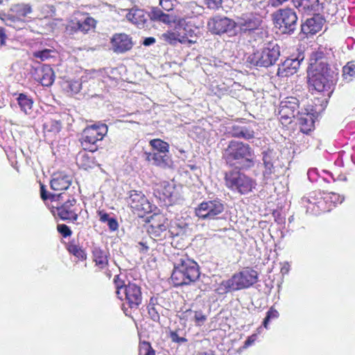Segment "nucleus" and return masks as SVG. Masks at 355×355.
I'll list each match as a JSON object with an SVG mask.
<instances>
[{
  "mask_svg": "<svg viewBox=\"0 0 355 355\" xmlns=\"http://www.w3.org/2000/svg\"><path fill=\"white\" fill-rule=\"evenodd\" d=\"M330 51L331 49L322 46L313 51L310 55L307 68V83L309 89L323 93L325 98L322 101V104L324 103L325 107L338 79V69L331 68L329 64Z\"/></svg>",
  "mask_w": 355,
  "mask_h": 355,
  "instance_id": "obj_1",
  "label": "nucleus"
},
{
  "mask_svg": "<svg viewBox=\"0 0 355 355\" xmlns=\"http://www.w3.org/2000/svg\"><path fill=\"white\" fill-rule=\"evenodd\" d=\"M252 148L239 140L232 139L222 150V159L231 167L248 171L255 164Z\"/></svg>",
  "mask_w": 355,
  "mask_h": 355,
  "instance_id": "obj_2",
  "label": "nucleus"
},
{
  "mask_svg": "<svg viewBox=\"0 0 355 355\" xmlns=\"http://www.w3.org/2000/svg\"><path fill=\"white\" fill-rule=\"evenodd\" d=\"M171 279L175 286L190 285L200 277L198 264L187 254H178L173 258Z\"/></svg>",
  "mask_w": 355,
  "mask_h": 355,
  "instance_id": "obj_3",
  "label": "nucleus"
},
{
  "mask_svg": "<svg viewBox=\"0 0 355 355\" xmlns=\"http://www.w3.org/2000/svg\"><path fill=\"white\" fill-rule=\"evenodd\" d=\"M280 57V46L268 43L256 50L247 58V63L256 69L268 68L275 65Z\"/></svg>",
  "mask_w": 355,
  "mask_h": 355,
  "instance_id": "obj_4",
  "label": "nucleus"
},
{
  "mask_svg": "<svg viewBox=\"0 0 355 355\" xmlns=\"http://www.w3.org/2000/svg\"><path fill=\"white\" fill-rule=\"evenodd\" d=\"M272 19L275 27L282 35H294L300 27L297 12L289 7L277 10L272 14Z\"/></svg>",
  "mask_w": 355,
  "mask_h": 355,
  "instance_id": "obj_5",
  "label": "nucleus"
},
{
  "mask_svg": "<svg viewBox=\"0 0 355 355\" xmlns=\"http://www.w3.org/2000/svg\"><path fill=\"white\" fill-rule=\"evenodd\" d=\"M243 169L234 168L225 173V185L230 190L241 195L247 194L252 191L257 186L256 180L247 175Z\"/></svg>",
  "mask_w": 355,
  "mask_h": 355,
  "instance_id": "obj_6",
  "label": "nucleus"
},
{
  "mask_svg": "<svg viewBox=\"0 0 355 355\" xmlns=\"http://www.w3.org/2000/svg\"><path fill=\"white\" fill-rule=\"evenodd\" d=\"M108 131L105 123L98 122L87 125L81 133L79 141L84 150L94 153L98 150V143L101 141Z\"/></svg>",
  "mask_w": 355,
  "mask_h": 355,
  "instance_id": "obj_7",
  "label": "nucleus"
},
{
  "mask_svg": "<svg viewBox=\"0 0 355 355\" xmlns=\"http://www.w3.org/2000/svg\"><path fill=\"white\" fill-rule=\"evenodd\" d=\"M207 28L213 35H226L228 37L237 35L235 21L225 15L217 14L210 17L207 22Z\"/></svg>",
  "mask_w": 355,
  "mask_h": 355,
  "instance_id": "obj_8",
  "label": "nucleus"
},
{
  "mask_svg": "<svg viewBox=\"0 0 355 355\" xmlns=\"http://www.w3.org/2000/svg\"><path fill=\"white\" fill-rule=\"evenodd\" d=\"M224 211V202L216 198L200 202L195 209V214L200 219L211 220L221 218L220 215Z\"/></svg>",
  "mask_w": 355,
  "mask_h": 355,
  "instance_id": "obj_9",
  "label": "nucleus"
},
{
  "mask_svg": "<svg viewBox=\"0 0 355 355\" xmlns=\"http://www.w3.org/2000/svg\"><path fill=\"white\" fill-rule=\"evenodd\" d=\"M146 222L150 223L147 232L155 240H164L168 234L171 236V232L168 230V218L158 211H154L151 216L147 217Z\"/></svg>",
  "mask_w": 355,
  "mask_h": 355,
  "instance_id": "obj_10",
  "label": "nucleus"
},
{
  "mask_svg": "<svg viewBox=\"0 0 355 355\" xmlns=\"http://www.w3.org/2000/svg\"><path fill=\"white\" fill-rule=\"evenodd\" d=\"M128 202L130 207L135 210L139 216L146 214L159 211L157 207L147 199L141 191L132 190L129 192Z\"/></svg>",
  "mask_w": 355,
  "mask_h": 355,
  "instance_id": "obj_11",
  "label": "nucleus"
},
{
  "mask_svg": "<svg viewBox=\"0 0 355 355\" xmlns=\"http://www.w3.org/2000/svg\"><path fill=\"white\" fill-rule=\"evenodd\" d=\"M124 300L123 310L125 315H130L128 310L125 307L127 304L130 309L136 310L142 302L141 288L135 283L128 282L126 287L122 291V299Z\"/></svg>",
  "mask_w": 355,
  "mask_h": 355,
  "instance_id": "obj_12",
  "label": "nucleus"
},
{
  "mask_svg": "<svg viewBox=\"0 0 355 355\" xmlns=\"http://www.w3.org/2000/svg\"><path fill=\"white\" fill-rule=\"evenodd\" d=\"M304 58V53L302 51H298L297 53H293L278 64L277 75L282 78L293 75L297 73Z\"/></svg>",
  "mask_w": 355,
  "mask_h": 355,
  "instance_id": "obj_13",
  "label": "nucleus"
},
{
  "mask_svg": "<svg viewBox=\"0 0 355 355\" xmlns=\"http://www.w3.org/2000/svg\"><path fill=\"white\" fill-rule=\"evenodd\" d=\"M76 200L74 198L67 199L63 202H58L56 206L52 207V213L57 214L62 220L76 222L78 218L77 213Z\"/></svg>",
  "mask_w": 355,
  "mask_h": 355,
  "instance_id": "obj_14",
  "label": "nucleus"
},
{
  "mask_svg": "<svg viewBox=\"0 0 355 355\" xmlns=\"http://www.w3.org/2000/svg\"><path fill=\"white\" fill-rule=\"evenodd\" d=\"M231 277L238 291L252 286L258 282L259 275L252 268L246 267L234 273Z\"/></svg>",
  "mask_w": 355,
  "mask_h": 355,
  "instance_id": "obj_15",
  "label": "nucleus"
},
{
  "mask_svg": "<svg viewBox=\"0 0 355 355\" xmlns=\"http://www.w3.org/2000/svg\"><path fill=\"white\" fill-rule=\"evenodd\" d=\"M261 22L260 18L254 13H244L235 21L237 35L249 34L259 28Z\"/></svg>",
  "mask_w": 355,
  "mask_h": 355,
  "instance_id": "obj_16",
  "label": "nucleus"
},
{
  "mask_svg": "<svg viewBox=\"0 0 355 355\" xmlns=\"http://www.w3.org/2000/svg\"><path fill=\"white\" fill-rule=\"evenodd\" d=\"M96 20L93 17L87 16L83 20L76 19L69 21L65 27V32L69 35H74L78 33H87L91 29L94 28Z\"/></svg>",
  "mask_w": 355,
  "mask_h": 355,
  "instance_id": "obj_17",
  "label": "nucleus"
},
{
  "mask_svg": "<svg viewBox=\"0 0 355 355\" xmlns=\"http://www.w3.org/2000/svg\"><path fill=\"white\" fill-rule=\"evenodd\" d=\"M31 75L35 81L44 87L51 86L55 77L53 69L49 64H42L33 67L31 70Z\"/></svg>",
  "mask_w": 355,
  "mask_h": 355,
  "instance_id": "obj_18",
  "label": "nucleus"
},
{
  "mask_svg": "<svg viewBox=\"0 0 355 355\" xmlns=\"http://www.w3.org/2000/svg\"><path fill=\"white\" fill-rule=\"evenodd\" d=\"M299 101L295 97H287L285 101H282L279 108V114L282 120H288L292 118H297L300 114L298 110Z\"/></svg>",
  "mask_w": 355,
  "mask_h": 355,
  "instance_id": "obj_19",
  "label": "nucleus"
},
{
  "mask_svg": "<svg viewBox=\"0 0 355 355\" xmlns=\"http://www.w3.org/2000/svg\"><path fill=\"white\" fill-rule=\"evenodd\" d=\"M262 161L263 170L262 171L263 180L265 183L277 178L278 175L275 174L276 169L274 166L275 153L272 150H268L262 152Z\"/></svg>",
  "mask_w": 355,
  "mask_h": 355,
  "instance_id": "obj_20",
  "label": "nucleus"
},
{
  "mask_svg": "<svg viewBox=\"0 0 355 355\" xmlns=\"http://www.w3.org/2000/svg\"><path fill=\"white\" fill-rule=\"evenodd\" d=\"M112 51L117 53H124L132 49L134 44L132 37L125 33H115L110 41Z\"/></svg>",
  "mask_w": 355,
  "mask_h": 355,
  "instance_id": "obj_21",
  "label": "nucleus"
},
{
  "mask_svg": "<svg viewBox=\"0 0 355 355\" xmlns=\"http://www.w3.org/2000/svg\"><path fill=\"white\" fill-rule=\"evenodd\" d=\"M313 16L306 19L300 24V31L304 35H314L321 31L324 22V18L319 12L313 13Z\"/></svg>",
  "mask_w": 355,
  "mask_h": 355,
  "instance_id": "obj_22",
  "label": "nucleus"
},
{
  "mask_svg": "<svg viewBox=\"0 0 355 355\" xmlns=\"http://www.w3.org/2000/svg\"><path fill=\"white\" fill-rule=\"evenodd\" d=\"M125 17L128 21L136 25L139 28L148 26V12L145 11L144 9L133 7L129 10Z\"/></svg>",
  "mask_w": 355,
  "mask_h": 355,
  "instance_id": "obj_23",
  "label": "nucleus"
},
{
  "mask_svg": "<svg viewBox=\"0 0 355 355\" xmlns=\"http://www.w3.org/2000/svg\"><path fill=\"white\" fill-rule=\"evenodd\" d=\"M319 111L311 109V112L300 114L297 116V123L300 132L309 135L314 129L315 119L318 116Z\"/></svg>",
  "mask_w": 355,
  "mask_h": 355,
  "instance_id": "obj_24",
  "label": "nucleus"
},
{
  "mask_svg": "<svg viewBox=\"0 0 355 355\" xmlns=\"http://www.w3.org/2000/svg\"><path fill=\"white\" fill-rule=\"evenodd\" d=\"M146 159L152 164L162 168H171L173 164L171 156L169 153H145Z\"/></svg>",
  "mask_w": 355,
  "mask_h": 355,
  "instance_id": "obj_25",
  "label": "nucleus"
},
{
  "mask_svg": "<svg viewBox=\"0 0 355 355\" xmlns=\"http://www.w3.org/2000/svg\"><path fill=\"white\" fill-rule=\"evenodd\" d=\"M293 4L300 12L307 15L320 12L322 9L319 0H293Z\"/></svg>",
  "mask_w": 355,
  "mask_h": 355,
  "instance_id": "obj_26",
  "label": "nucleus"
},
{
  "mask_svg": "<svg viewBox=\"0 0 355 355\" xmlns=\"http://www.w3.org/2000/svg\"><path fill=\"white\" fill-rule=\"evenodd\" d=\"M72 177L63 172L54 173L50 182L51 189L54 191L67 190L72 182Z\"/></svg>",
  "mask_w": 355,
  "mask_h": 355,
  "instance_id": "obj_27",
  "label": "nucleus"
},
{
  "mask_svg": "<svg viewBox=\"0 0 355 355\" xmlns=\"http://www.w3.org/2000/svg\"><path fill=\"white\" fill-rule=\"evenodd\" d=\"M229 135L234 138L243 139L249 141L255 137L254 128L249 125H233L228 132Z\"/></svg>",
  "mask_w": 355,
  "mask_h": 355,
  "instance_id": "obj_28",
  "label": "nucleus"
},
{
  "mask_svg": "<svg viewBox=\"0 0 355 355\" xmlns=\"http://www.w3.org/2000/svg\"><path fill=\"white\" fill-rule=\"evenodd\" d=\"M148 17L150 21L163 23L167 25L175 22L173 15L164 12L158 7H152L150 11L148 12Z\"/></svg>",
  "mask_w": 355,
  "mask_h": 355,
  "instance_id": "obj_29",
  "label": "nucleus"
},
{
  "mask_svg": "<svg viewBox=\"0 0 355 355\" xmlns=\"http://www.w3.org/2000/svg\"><path fill=\"white\" fill-rule=\"evenodd\" d=\"M93 261L100 269L108 266V252L98 246H93L92 250Z\"/></svg>",
  "mask_w": 355,
  "mask_h": 355,
  "instance_id": "obj_30",
  "label": "nucleus"
},
{
  "mask_svg": "<svg viewBox=\"0 0 355 355\" xmlns=\"http://www.w3.org/2000/svg\"><path fill=\"white\" fill-rule=\"evenodd\" d=\"M85 151L80 152L77 155L76 159L80 167L87 170L94 168L95 166H100V164L96 163L95 157L87 154Z\"/></svg>",
  "mask_w": 355,
  "mask_h": 355,
  "instance_id": "obj_31",
  "label": "nucleus"
},
{
  "mask_svg": "<svg viewBox=\"0 0 355 355\" xmlns=\"http://www.w3.org/2000/svg\"><path fill=\"white\" fill-rule=\"evenodd\" d=\"M18 105L21 111L26 114H30L33 107V98L24 93H20L16 98Z\"/></svg>",
  "mask_w": 355,
  "mask_h": 355,
  "instance_id": "obj_32",
  "label": "nucleus"
},
{
  "mask_svg": "<svg viewBox=\"0 0 355 355\" xmlns=\"http://www.w3.org/2000/svg\"><path fill=\"white\" fill-rule=\"evenodd\" d=\"M175 188L173 185L170 184H164L162 185L159 189L156 190V192L159 194V198L160 200H164L166 204L168 203L171 205L173 202V194L174 192Z\"/></svg>",
  "mask_w": 355,
  "mask_h": 355,
  "instance_id": "obj_33",
  "label": "nucleus"
},
{
  "mask_svg": "<svg viewBox=\"0 0 355 355\" xmlns=\"http://www.w3.org/2000/svg\"><path fill=\"white\" fill-rule=\"evenodd\" d=\"M10 11L13 12L16 17H19L20 21H24L22 17H26L28 15L32 13L33 9L28 3H17L14 4L10 8Z\"/></svg>",
  "mask_w": 355,
  "mask_h": 355,
  "instance_id": "obj_34",
  "label": "nucleus"
},
{
  "mask_svg": "<svg viewBox=\"0 0 355 355\" xmlns=\"http://www.w3.org/2000/svg\"><path fill=\"white\" fill-rule=\"evenodd\" d=\"M146 309L150 318L154 322H159L160 319L159 311L162 309V306L157 303V300L150 297Z\"/></svg>",
  "mask_w": 355,
  "mask_h": 355,
  "instance_id": "obj_35",
  "label": "nucleus"
},
{
  "mask_svg": "<svg viewBox=\"0 0 355 355\" xmlns=\"http://www.w3.org/2000/svg\"><path fill=\"white\" fill-rule=\"evenodd\" d=\"M161 39L171 44L175 45L178 42L183 43L186 40V36L182 35L181 33L173 32V31H167L162 35Z\"/></svg>",
  "mask_w": 355,
  "mask_h": 355,
  "instance_id": "obj_36",
  "label": "nucleus"
},
{
  "mask_svg": "<svg viewBox=\"0 0 355 355\" xmlns=\"http://www.w3.org/2000/svg\"><path fill=\"white\" fill-rule=\"evenodd\" d=\"M216 291L219 295H225L228 293L237 291L232 277L227 280H223L218 285Z\"/></svg>",
  "mask_w": 355,
  "mask_h": 355,
  "instance_id": "obj_37",
  "label": "nucleus"
},
{
  "mask_svg": "<svg viewBox=\"0 0 355 355\" xmlns=\"http://www.w3.org/2000/svg\"><path fill=\"white\" fill-rule=\"evenodd\" d=\"M150 145L153 150L152 153H169V144L160 139H154L150 140Z\"/></svg>",
  "mask_w": 355,
  "mask_h": 355,
  "instance_id": "obj_38",
  "label": "nucleus"
},
{
  "mask_svg": "<svg viewBox=\"0 0 355 355\" xmlns=\"http://www.w3.org/2000/svg\"><path fill=\"white\" fill-rule=\"evenodd\" d=\"M40 196L41 198L45 201L50 200L51 202L64 201L63 193L55 194L46 191L45 186L42 184H40Z\"/></svg>",
  "mask_w": 355,
  "mask_h": 355,
  "instance_id": "obj_39",
  "label": "nucleus"
},
{
  "mask_svg": "<svg viewBox=\"0 0 355 355\" xmlns=\"http://www.w3.org/2000/svg\"><path fill=\"white\" fill-rule=\"evenodd\" d=\"M62 128L60 121L49 119L46 120L43 124V129L44 132L56 134L58 133Z\"/></svg>",
  "mask_w": 355,
  "mask_h": 355,
  "instance_id": "obj_40",
  "label": "nucleus"
},
{
  "mask_svg": "<svg viewBox=\"0 0 355 355\" xmlns=\"http://www.w3.org/2000/svg\"><path fill=\"white\" fill-rule=\"evenodd\" d=\"M67 249L70 254L82 261L87 259V253L85 251L79 247V245H76L74 241L69 242L67 244Z\"/></svg>",
  "mask_w": 355,
  "mask_h": 355,
  "instance_id": "obj_41",
  "label": "nucleus"
},
{
  "mask_svg": "<svg viewBox=\"0 0 355 355\" xmlns=\"http://www.w3.org/2000/svg\"><path fill=\"white\" fill-rule=\"evenodd\" d=\"M185 317H191L195 321L196 326H202L207 320V316L201 311L187 310Z\"/></svg>",
  "mask_w": 355,
  "mask_h": 355,
  "instance_id": "obj_42",
  "label": "nucleus"
},
{
  "mask_svg": "<svg viewBox=\"0 0 355 355\" xmlns=\"http://www.w3.org/2000/svg\"><path fill=\"white\" fill-rule=\"evenodd\" d=\"M175 30L177 32L181 33L182 35L186 36V39H187L188 36L191 37L193 31L191 29L190 26H188L187 24L185 19H179L175 24Z\"/></svg>",
  "mask_w": 355,
  "mask_h": 355,
  "instance_id": "obj_43",
  "label": "nucleus"
},
{
  "mask_svg": "<svg viewBox=\"0 0 355 355\" xmlns=\"http://www.w3.org/2000/svg\"><path fill=\"white\" fill-rule=\"evenodd\" d=\"M343 76L348 81H351L352 78H355V61L349 62L343 67Z\"/></svg>",
  "mask_w": 355,
  "mask_h": 355,
  "instance_id": "obj_44",
  "label": "nucleus"
},
{
  "mask_svg": "<svg viewBox=\"0 0 355 355\" xmlns=\"http://www.w3.org/2000/svg\"><path fill=\"white\" fill-rule=\"evenodd\" d=\"M54 51L49 49H44L42 50L35 51L33 53V56L40 61L46 60L49 58L54 57L53 53Z\"/></svg>",
  "mask_w": 355,
  "mask_h": 355,
  "instance_id": "obj_45",
  "label": "nucleus"
},
{
  "mask_svg": "<svg viewBox=\"0 0 355 355\" xmlns=\"http://www.w3.org/2000/svg\"><path fill=\"white\" fill-rule=\"evenodd\" d=\"M279 316V312L272 306L266 312V315L263 320L262 325L268 329V325L272 320L277 319Z\"/></svg>",
  "mask_w": 355,
  "mask_h": 355,
  "instance_id": "obj_46",
  "label": "nucleus"
},
{
  "mask_svg": "<svg viewBox=\"0 0 355 355\" xmlns=\"http://www.w3.org/2000/svg\"><path fill=\"white\" fill-rule=\"evenodd\" d=\"M114 284L116 287V294L119 299H122V291L126 287V285L119 275H115L114 278Z\"/></svg>",
  "mask_w": 355,
  "mask_h": 355,
  "instance_id": "obj_47",
  "label": "nucleus"
},
{
  "mask_svg": "<svg viewBox=\"0 0 355 355\" xmlns=\"http://www.w3.org/2000/svg\"><path fill=\"white\" fill-rule=\"evenodd\" d=\"M144 355H155V350L148 341L143 340L139 343V353Z\"/></svg>",
  "mask_w": 355,
  "mask_h": 355,
  "instance_id": "obj_48",
  "label": "nucleus"
},
{
  "mask_svg": "<svg viewBox=\"0 0 355 355\" xmlns=\"http://www.w3.org/2000/svg\"><path fill=\"white\" fill-rule=\"evenodd\" d=\"M0 18L6 26H12L13 24L20 21L19 17H16L15 15L3 13L1 15Z\"/></svg>",
  "mask_w": 355,
  "mask_h": 355,
  "instance_id": "obj_49",
  "label": "nucleus"
},
{
  "mask_svg": "<svg viewBox=\"0 0 355 355\" xmlns=\"http://www.w3.org/2000/svg\"><path fill=\"white\" fill-rule=\"evenodd\" d=\"M169 338L173 343H178L180 345L187 342V339L183 336H180L178 331H171L169 332Z\"/></svg>",
  "mask_w": 355,
  "mask_h": 355,
  "instance_id": "obj_50",
  "label": "nucleus"
},
{
  "mask_svg": "<svg viewBox=\"0 0 355 355\" xmlns=\"http://www.w3.org/2000/svg\"><path fill=\"white\" fill-rule=\"evenodd\" d=\"M67 87L73 94H78L82 87V83L79 80H71L67 83Z\"/></svg>",
  "mask_w": 355,
  "mask_h": 355,
  "instance_id": "obj_51",
  "label": "nucleus"
},
{
  "mask_svg": "<svg viewBox=\"0 0 355 355\" xmlns=\"http://www.w3.org/2000/svg\"><path fill=\"white\" fill-rule=\"evenodd\" d=\"M58 232L64 238L70 236L72 231L70 227L65 224H58L57 226Z\"/></svg>",
  "mask_w": 355,
  "mask_h": 355,
  "instance_id": "obj_52",
  "label": "nucleus"
},
{
  "mask_svg": "<svg viewBox=\"0 0 355 355\" xmlns=\"http://www.w3.org/2000/svg\"><path fill=\"white\" fill-rule=\"evenodd\" d=\"M175 0H159V6L166 11H171L173 10L174 3Z\"/></svg>",
  "mask_w": 355,
  "mask_h": 355,
  "instance_id": "obj_53",
  "label": "nucleus"
},
{
  "mask_svg": "<svg viewBox=\"0 0 355 355\" xmlns=\"http://www.w3.org/2000/svg\"><path fill=\"white\" fill-rule=\"evenodd\" d=\"M207 6L209 9L216 10L221 7L223 0H206Z\"/></svg>",
  "mask_w": 355,
  "mask_h": 355,
  "instance_id": "obj_54",
  "label": "nucleus"
},
{
  "mask_svg": "<svg viewBox=\"0 0 355 355\" xmlns=\"http://www.w3.org/2000/svg\"><path fill=\"white\" fill-rule=\"evenodd\" d=\"M106 223L111 231H116L119 228V223L114 217H111Z\"/></svg>",
  "mask_w": 355,
  "mask_h": 355,
  "instance_id": "obj_55",
  "label": "nucleus"
},
{
  "mask_svg": "<svg viewBox=\"0 0 355 355\" xmlns=\"http://www.w3.org/2000/svg\"><path fill=\"white\" fill-rule=\"evenodd\" d=\"M330 195H331V196H330L331 200L334 204H338V203L341 204L344 201V197L340 196V195H338L336 193L332 192L330 193Z\"/></svg>",
  "mask_w": 355,
  "mask_h": 355,
  "instance_id": "obj_56",
  "label": "nucleus"
},
{
  "mask_svg": "<svg viewBox=\"0 0 355 355\" xmlns=\"http://www.w3.org/2000/svg\"><path fill=\"white\" fill-rule=\"evenodd\" d=\"M98 216L100 217V220L104 223H106L111 218L109 214L103 211H98Z\"/></svg>",
  "mask_w": 355,
  "mask_h": 355,
  "instance_id": "obj_57",
  "label": "nucleus"
},
{
  "mask_svg": "<svg viewBox=\"0 0 355 355\" xmlns=\"http://www.w3.org/2000/svg\"><path fill=\"white\" fill-rule=\"evenodd\" d=\"M302 203L305 205L306 204L316 205L318 202H316V200L315 199V198L313 196H310V197L302 198Z\"/></svg>",
  "mask_w": 355,
  "mask_h": 355,
  "instance_id": "obj_58",
  "label": "nucleus"
},
{
  "mask_svg": "<svg viewBox=\"0 0 355 355\" xmlns=\"http://www.w3.org/2000/svg\"><path fill=\"white\" fill-rule=\"evenodd\" d=\"M156 40L153 37H145L143 40L142 44L145 46H149L155 43Z\"/></svg>",
  "mask_w": 355,
  "mask_h": 355,
  "instance_id": "obj_59",
  "label": "nucleus"
},
{
  "mask_svg": "<svg viewBox=\"0 0 355 355\" xmlns=\"http://www.w3.org/2000/svg\"><path fill=\"white\" fill-rule=\"evenodd\" d=\"M257 338V335L256 334H252V336H249L246 340L245 341L244 343V347H248L249 346L252 345L254 342L255 341Z\"/></svg>",
  "mask_w": 355,
  "mask_h": 355,
  "instance_id": "obj_60",
  "label": "nucleus"
},
{
  "mask_svg": "<svg viewBox=\"0 0 355 355\" xmlns=\"http://www.w3.org/2000/svg\"><path fill=\"white\" fill-rule=\"evenodd\" d=\"M7 38L6 31L3 27L0 26V44L3 45Z\"/></svg>",
  "mask_w": 355,
  "mask_h": 355,
  "instance_id": "obj_61",
  "label": "nucleus"
},
{
  "mask_svg": "<svg viewBox=\"0 0 355 355\" xmlns=\"http://www.w3.org/2000/svg\"><path fill=\"white\" fill-rule=\"evenodd\" d=\"M273 7H278L288 1L289 0H270Z\"/></svg>",
  "mask_w": 355,
  "mask_h": 355,
  "instance_id": "obj_62",
  "label": "nucleus"
},
{
  "mask_svg": "<svg viewBox=\"0 0 355 355\" xmlns=\"http://www.w3.org/2000/svg\"><path fill=\"white\" fill-rule=\"evenodd\" d=\"M315 171H316L315 168L309 169L308 171L307 175H308L309 179L311 182L315 181V179L312 178L311 175H312V173H315Z\"/></svg>",
  "mask_w": 355,
  "mask_h": 355,
  "instance_id": "obj_63",
  "label": "nucleus"
},
{
  "mask_svg": "<svg viewBox=\"0 0 355 355\" xmlns=\"http://www.w3.org/2000/svg\"><path fill=\"white\" fill-rule=\"evenodd\" d=\"M139 244L142 246L141 250H140L141 252H146L148 250V246L143 242H139Z\"/></svg>",
  "mask_w": 355,
  "mask_h": 355,
  "instance_id": "obj_64",
  "label": "nucleus"
}]
</instances>
